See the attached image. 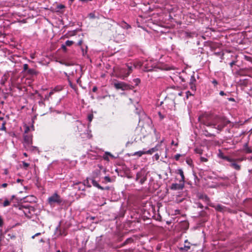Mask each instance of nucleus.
I'll return each instance as SVG.
<instances>
[{
	"label": "nucleus",
	"instance_id": "4c0bfd02",
	"mask_svg": "<svg viewBox=\"0 0 252 252\" xmlns=\"http://www.w3.org/2000/svg\"><path fill=\"white\" fill-rule=\"evenodd\" d=\"M104 179L105 181V182H111V178L108 176H105L104 178Z\"/></svg>",
	"mask_w": 252,
	"mask_h": 252
},
{
	"label": "nucleus",
	"instance_id": "4d7b16f0",
	"mask_svg": "<svg viewBox=\"0 0 252 252\" xmlns=\"http://www.w3.org/2000/svg\"><path fill=\"white\" fill-rule=\"evenodd\" d=\"M235 64V62L233 61L229 63L230 66L232 67Z\"/></svg>",
	"mask_w": 252,
	"mask_h": 252
},
{
	"label": "nucleus",
	"instance_id": "49530a36",
	"mask_svg": "<svg viewBox=\"0 0 252 252\" xmlns=\"http://www.w3.org/2000/svg\"><path fill=\"white\" fill-rule=\"evenodd\" d=\"M65 8V6L63 4H60L58 6V8L62 9Z\"/></svg>",
	"mask_w": 252,
	"mask_h": 252
},
{
	"label": "nucleus",
	"instance_id": "5fc2aeb1",
	"mask_svg": "<svg viewBox=\"0 0 252 252\" xmlns=\"http://www.w3.org/2000/svg\"><path fill=\"white\" fill-rule=\"evenodd\" d=\"M243 160H244L243 158H237V159H234V161H242Z\"/></svg>",
	"mask_w": 252,
	"mask_h": 252
},
{
	"label": "nucleus",
	"instance_id": "c9c22d12",
	"mask_svg": "<svg viewBox=\"0 0 252 252\" xmlns=\"http://www.w3.org/2000/svg\"><path fill=\"white\" fill-rule=\"evenodd\" d=\"M133 81L135 83V86H137L140 83V80L139 78L133 79Z\"/></svg>",
	"mask_w": 252,
	"mask_h": 252
},
{
	"label": "nucleus",
	"instance_id": "5701e85b",
	"mask_svg": "<svg viewBox=\"0 0 252 252\" xmlns=\"http://www.w3.org/2000/svg\"><path fill=\"white\" fill-rule=\"evenodd\" d=\"M8 76L7 75H4L3 77H2V79L1 80V84L2 85H4L6 81L8 79Z\"/></svg>",
	"mask_w": 252,
	"mask_h": 252
},
{
	"label": "nucleus",
	"instance_id": "aec40b11",
	"mask_svg": "<svg viewBox=\"0 0 252 252\" xmlns=\"http://www.w3.org/2000/svg\"><path fill=\"white\" fill-rule=\"evenodd\" d=\"M144 175V173L142 172H138L136 174V180L137 181H139V180L141 179V178Z\"/></svg>",
	"mask_w": 252,
	"mask_h": 252
},
{
	"label": "nucleus",
	"instance_id": "b1692460",
	"mask_svg": "<svg viewBox=\"0 0 252 252\" xmlns=\"http://www.w3.org/2000/svg\"><path fill=\"white\" fill-rule=\"evenodd\" d=\"M146 154L144 151H138L136 152L133 154V156H137L139 157H141L143 155Z\"/></svg>",
	"mask_w": 252,
	"mask_h": 252
},
{
	"label": "nucleus",
	"instance_id": "e2e57ef3",
	"mask_svg": "<svg viewBox=\"0 0 252 252\" xmlns=\"http://www.w3.org/2000/svg\"><path fill=\"white\" fill-rule=\"evenodd\" d=\"M220 95H226V94L224 93V92L222 91H221L220 92Z\"/></svg>",
	"mask_w": 252,
	"mask_h": 252
},
{
	"label": "nucleus",
	"instance_id": "f257e3e1",
	"mask_svg": "<svg viewBox=\"0 0 252 252\" xmlns=\"http://www.w3.org/2000/svg\"><path fill=\"white\" fill-rule=\"evenodd\" d=\"M198 119L200 124L208 127L217 128L219 131H221L227 124L230 123L224 118L208 114L200 115Z\"/></svg>",
	"mask_w": 252,
	"mask_h": 252
},
{
	"label": "nucleus",
	"instance_id": "f03ea898",
	"mask_svg": "<svg viewBox=\"0 0 252 252\" xmlns=\"http://www.w3.org/2000/svg\"><path fill=\"white\" fill-rule=\"evenodd\" d=\"M135 133L139 136L140 140L147 138L151 142L157 141L160 138V133L157 132L156 129L149 125H145L137 128Z\"/></svg>",
	"mask_w": 252,
	"mask_h": 252
},
{
	"label": "nucleus",
	"instance_id": "ddd939ff",
	"mask_svg": "<svg viewBox=\"0 0 252 252\" xmlns=\"http://www.w3.org/2000/svg\"><path fill=\"white\" fill-rule=\"evenodd\" d=\"M26 74L29 75H35L37 74V72L33 68H29L28 70L26 72Z\"/></svg>",
	"mask_w": 252,
	"mask_h": 252
},
{
	"label": "nucleus",
	"instance_id": "a211bd4d",
	"mask_svg": "<svg viewBox=\"0 0 252 252\" xmlns=\"http://www.w3.org/2000/svg\"><path fill=\"white\" fill-rule=\"evenodd\" d=\"M230 166L237 170H240L241 169L240 165L234 162L231 163L230 164Z\"/></svg>",
	"mask_w": 252,
	"mask_h": 252
},
{
	"label": "nucleus",
	"instance_id": "bf43d9fd",
	"mask_svg": "<svg viewBox=\"0 0 252 252\" xmlns=\"http://www.w3.org/2000/svg\"><path fill=\"white\" fill-rule=\"evenodd\" d=\"M82 54H83V56H84L85 54H86L87 52V50H86L85 51L84 49L83 48H82Z\"/></svg>",
	"mask_w": 252,
	"mask_h": 252
},
{
	"label": "nucleus",
	"instance_id": "c85d7f7f",
	"mask_svg": "<svg viewBox=\"0 0 252 252\" xmlns=\"http://www.w3.org/2000/svg\"><path fill=\"white\" fill-rule=\"evenodd\" d=\"M147 180V177H146V175H145V174L142 176V177L141 178V179L139 180V183L141 184H143Z\"/></svg>",
	"mask_w": 252,
	"mask_h": 252
},
{
	"label": "nucleus",
	"instance_id": "39448f33",
	"mask_svg": "<svg viewBox=\"0 0 252 252\" xmlns=\"http://www.w3.org/2000/svg\"><path fill=\"white\" fill-rule=\"evenodd\" d=\"M127 68H123L120 71V78L124 79L127 77L132 72L133 70L132 66L128 64L126 65Z\"/></svg>",
	"mask_w": 252,
	"mask_h": 252
},
{
	"label": "nucleus",
	"instance_id": "58836bf2",
	"mask_svg": "<svg viewBox=\"0 0 252 252\" xmlns=\"http://www.w3.org/2000/svg\"><path fill=\"white\" fill-rule=\"evenodd\" d=\"M62 90V87H56L53 90L54 92H59Z\"/></svg>",
	"mask_w": 252,
	"mask_h": 252
},
{
	"label": "nucleus",
	"instance_id": "f8f14e48",
	"mask_svg": "<svg viewBox=\"0 0 252 252\" xmlns=\"http://www.w3.org/2000/svg\"><path fill=\"white\" fill-rule=\"evenodd\" d=\"M176 173L177 174H179L181 177V181L183 182V183L185 182V177L184 174V172L182 169H179L176 171Z\"/></svg>",
	"mask_w": 252,
	"mask_h": 252
},
{
	"label": "nucleus",
	"instance_id": "412c9836",
	"mask_svg": "<svg viewBox=\"0 0 252 252\" xmlns=\"http://www.w3.org/2000/svg\"><path fill=\"white\" fill-rule=\"evenodd\" d=\"M199 198L201 199H202L205 201H209V198L208 197V196L206 194H200L199 196Z\"/></svg>",
	"mask_w": 252,
	"mask_h": 252
},
{
	"label": "nucleus",
	"instance_id": "09e8293b",
	"mask_svg": "<svg viewBox=\"0 0 252 252\" xmlns=\"http://www.w3.org/2000/svg\"><path fill=\"white\" fill-rule=\"evenodd\" d=\"M245 59L248 61H251L252 60V58L249 56H245Z\"/></svg>",
	"mask_w": 252,
	"mask_h": 252
},
{
	"label": "nucleus",
	"instance_id": "a19ab883",
	"mask_svg": "<svg viewBox=\"0 0 252 252\" xmlns=\"http://www.w3.org/2000/svg\"><path fill=\"white\" fill-rule=\"evenodd\" d=\"M218 156L219 158L222 159L223 157H224L225 156L223 155V153L220 151L219 154H218Z\"/></svg>",
	"mask_w": 252,
	"mask_h": 252
},
{
	"label": "nucleus",
	"instance_id": "4be33fe9",
	"mask_svg": "<svg viewBox=\"0 0 252 252\" xmlns=\"http://www.w3.org/2000/svg\"><path fill=\"white\" fill-rule=\"evenodd\" d=\"M28 150L31 151H36L38 150V148L36 147L32 146V145H28Z\"/></svg>",
	"mask_w": 252,
	"mask_h": 252
},
{
	"label": "nucleus",
	"instance_id": "2eb2a0df",
	"mask_svg": "<svg viewBox=\"0 0 252 252\" xmlns=\"http://www.w3.org/2000/svg\"><path fill=\"white\" fill-rule=\"evenodd\" d=\"M182 188L181 185L177 183L172 184L171 186V189L173 190L180 189Z\"/></svg>",
	"mask_w": 252,
	"mask_h": 252
},
{
	"label": "nucleus",
	"instance_id": "6e6552de",
	"mask_svg": "<svg viewBox=\"0 0 252 252\" xmlns=\"http://www.w3.org/2000/svg\"><path fill=\"white\" fill-rule=\"evenodd\" d=\"M213 207L217 211L220 212H223L227 210V208L220 204H218L215 206H213Z\"/></svg>",
	"mask_w": 252,
	"mask_h": 252
},
{
	"label": "nucleus",
	"instance_id": "dca6fc26",
	"mask_svg": "<svg viewBox=\"0 0 252 252\" xmlns=\"http://www.w3.org/2000/svg\"><path fill=\"white\" fill-rule=\"evenodd\" d=\"M244 150L247 154H250L252 153V149L248 146V143L245 144Z\"/></svg>",
	"mask_w": 252,
	"mask_h": 252
},
{
	"label": "nucleus",
	"instance_id": "13d9d810",
	"mask_svg": "<svg viewBox=\"0 0 252 252\" xmlns=\"http://www.w3.org/2000/svg\"><path fill=\"white\" fill-rule=\"evenodd\" d=\"M8 186L7 184V183H3L1 185V187L2 188H6Z\"/></svg>",
	"mask_w": 252,
	"mask_h": 252
},
{
	"label": "nucleus",
	"instance_id": "0e129e2a",
	"mask_svg": "<svg viewBox=\"0 0 252 252\" xmlns=\"http://www.w3.org/2000/svg\"><path fill=\"white\" fill-rule=\"evenodd\" d=\"M82 43H83V40H80L78 42V45L79 46H81L82 45Z\"/></svg>",
	"mask_w": 252,
	"mask_h": 252
},
{
	"label": "nucleus",
	"instance_id": "7c9ffc66",
	"mask_svg": "<svg viewBox=\"0 0 252 252\" xmlns=\"http://www.w3.org/2000/svg\"><path fill=\"white\" fill-rule=\"evenodd\" d=\"M29 65L28 64H24L23 65V72H26L27 71V70H28L29 69Z\"/></svg>",
	"mask_w": 252,
	"mask_h": 252
},
{
	"label": "nucleus",
	"instance_id": "69168bd1",
	"mask_svg": "<svg viewBox=\"0 0 252 252\" xmlns=\"http://www.w3.org/2000/svg\"><path fill=\"white\" fill-rule=\"evenodd\" d=\"M198 207L200 208L201 209H202L203 208V206L201 203H198Z\"/></svg>",
	"mask_w": 252,
	"mask_h": 252
},
{
	"label": "nucleus",
	"instance_id": "f3484780",
	"mask_svg": "<svg viewBox=\"0 0 252 252\" xmlns=\"http://www.w3.org/2000/svg\"><path fill=\"white\" fill-rule=\"evenodd\" d=\"M154 68L152 66H149V63L144 65V71L146 72L153 71Z\"/></svg>",
	"mask_w": 252,
	"mask_h": 252
},
{
	"label": "nucleus",
	"instance_id": "9b49d317",
	"mask_svg": "<svg viewBox=\"0 0 252 252\" xmlns=\"http://www.w3.org/2000/svg\"><path fill=\"white\" fill-rule=\"evenodd\" d=\"M190 248V243L188 242V240H186L185 242V245L184 248H181V250H184L185 251H188Z\"/></svg>",
	"mask_w": 252,
	"mask_h": 252
},
{
	"label": "nucleus",
	"instance_id": "2f4dec72",
	"mask_svg": "<svg viewBox=\"0 0 252 252\" xmlns=\"http://www.w3.org/2000/svg\"><path fill=\"white\" fill-rule=\"evenodd\" d=\"M89 179H90L89 178H87L86 179V180L84 181V184L85 186H87L88 188H91V185L89 183Z\"/></svg>",
	"mask_w": 252,
	"mask_h": 252
},
{
	"label": "nucleus",
	"instance_id": "774afa93",
	"mask_svg": "<svg viewBox=\"0 0 252 252\" xmlns=\"http://www.w3.org/2000/svg\"><path fill=\"white\" fill-rule=\"evenodd\" d=\"M90 16L91 18H94V15L93 13H90Z\"/></svg>",
	"mask_w": 252,
	"mask_h": 252
},
{
	"label": "nucleus",
	"instance_id": "052dcab7",
	"mask_svg": "<svg viewBox=\"0 0 252 252\" xmlns=\"http://www.w3.org/2000/svg\"><path fill=\"white\" fill-rule=\"evenodd\" d=\"M54 93V90H52L49 93V97L51 96V95Z\"/></svg>",
	"mask_w": 252,
	"mask_h": 252
},
{
	"label": "nucleus",
	"instance_id": "423d86ee",
	"mask_svg": "<svg viewBox=\"0 0 252 252\" xmlns=\"http://www.w3.org/2000/svg\"><path fill=\"white\" fill-rule=\"evenodd\" d=\"M24 140L27 145H32V135L31 134H24Z\"/></svg>",
	"mask_w": 252,
	"mask_h": 252
},
{
	"label": "nucleus",
	"instance_id": "9d476101",
	"mask_svg": "<svg viewBox=\"0 0 252 252\" xmlns=\"http://www.w3.org/2000/svg\"><path fill=\"white\" fill-rule=\"evenodd\" d=\"M158 150V146H156L154 148L150 149V150L145 151L146 154L152 155L154 152Z\"/></svg>",
	"mask_w": 252,
	"mask_h": 252
},
{
	"label": "nucleus",
	"instance_id": "e433bc0d",
	"mask_svg": "<svg viewBox=\"0 0 252 252\" xmlns=\"http://www.w3.org/2000/svg\"><path fill=\"white\" fill-rule=\"evenodd\" d=\"M182 155H181V154H176L175 157H174V158L176 160L178 161L180 159V158L182 156Z\"/></svg>",
	"mask_w": 252,
	"mask_h": 252
},
{
	"label": "nucleus",
	"instance_id": "37998d69",
	"mask_svg": "<svg viewBox=\"0 0 252 252\" xmlns=\"http://www.w3.org/2000/svg\"><path fill=\"white\" fill-rule=\"evenodd\" d=\"M29 208L27 206H25L24 205H20L19 206V209L20 210H23V209H28Z\"/></svg>",
	"mask_w": 252,
	"mask_h": 252
},
{
	"label": "nucleus",
	"instance_id": "ea45409f",
	"mask_svg": "<svg viewBox=\"0 0 252 252\" xmlns=\"http://www.w3.org/2000/svg\"><path fill=\"white\" fill-rule=\"evenodd\" d=\"M193 94H192L190 91H188L186 92V96L187 98H188L189 96L193 95Z\"/></svg>",
	"mask_w": 252,
	"mask_h": 252
},
{
	"label": "nucleus",
	"instance_id": "a18cd8bd",
	"mask_svg": "<svg viewBox=\"0 0 252 252\" xmlns=\"http://www.w3.org/2000/svg\"><path fill=\"white\" fill-rule=\"evenodd\" d=\"M66 46H66V45H65V44H64V45H63H63H62V49L64 51H65V52H66V50H67Z\"/></svg>",
	"mask_w": 252,
	"mask_h": 252
},
{
	"label": "nucleus",
	"instance_id": "4468645a",
	"mask_svg": "<svg viewBox=\"0 0 252 252\" xmlns=\"http://www.w3.org/2000/svg\"><path fill=\"white\" fill-rule=\"evenodd\" d=\"M133 239L132 238H127L123 244H122L118 248L123 247L129 243L133 242Z\"/></svg>",
	"mask_w": 252,
	"mask_h": 252
},
{
	"label": "nucleus",
	"instance_id": "473e14b6",
	"mask_svg": "<svg viewBox=\"0 0 252 252\" xmlns=\"http://www.w3.org/2000/svg\"><path fill=\"white\" fill-rule=\"evenodd\" d=\"M10 202L9 201H8L7 199H6L3 203V207H6V206H8L10 205Z\"/></svg>",
	"mask_w": 252,
	"mask_h": 252
},
{
	"label": "nucleus",
	"instance_id": "c756f323",
	"mask_svg": "<svg viewBox=\"0 0 252 252\" xmlns=\"http://www.w3.org/2000/svg\"><path fill=\"white\" fill-rule=\"evenodd\" d=\"M74 43V42L73 41L71 40H67L65 42V45L67 46H70Z\"/></svg>",
	"mask_w": 252,
	"mask_h": 252
},
{
	"label": "nucleus",
	"instance_id": "cd10ccee",
	"mask_svg": "<svg viewBox=\"0 0 252 252\" xmlns=\"http://www.w3.org/2000/svg\"><path fill=\"white\" fill-rule=\"evenodd\" d=\"M189 85L190 89L192 91L195 92L196 91V87L195 84H189Z\"/></svg>",
	"mask_w": 252,
	"mask_h": 252
},
{
	"label": "nucleus",
	"instance_id": "7ed1b4c3",
	"mask_svg": "<svg viewBox=\"0 0 252 252\" xmlns=\"http://www.w3.org/2000/svg\"><path fill=\"white\" fill-rule=\"evenodd\" d=\"M48 201L51 206L55 204L61 205L62 204L63 199L57 193H55L48 198Z\"/></svg>",
	"mask_w": 252,
	"mask_h": 252
},
{
	"label": "nucleus",
	"instance_id": "1a4fd4ad",
	"mask_svg": "<svg viewBox=\"0 0 252 252\" xmlns=\"http://www.w3.org/2000/svg\"><path fill=\"white\" fill-rule=\"evenodd\" d=\"M90 180H91L93 185L98 188V189H100L101 190H104V188L102 187V186H100L96 181L94 179V177H92L90 178Z\"/></svg>",
	"mask_w": 252,
	"mask_h": 252
},
{
	"label": "nucleus",
	"instance_id": "864d4df0",
	"mask_svg": "<svg viewBox=\"0 0 252 252\" xmlns=\"http://www.w3.org/2000/svg\"><path fill=\"white\" fill-rule=\"evenodd\" d=\"M97 90V88L96 86H94L93 88V89H92V91L93 92H95Z\"/></svg>",
	"mask_w": 252,
	"mask_h": 252
},
{
	"label": "nucleus",
	"instance_id": "6ab92c4d",
	"mask_svg": "<svg viewBox=\"0 0 252 252\" xmlns=\"http://www.w3.org/2000/svg\"><path fill=\"white\" fill-rule=\"evenodd\" d=\"M69 85L70 86V87L73 89L74 91L77 93L78 94V89H77V86L73 84L69 80Z\"/></svg>",
	"mask_w": 252,
	"mask_h": 252
},
{
	"label": "nucleus",
	"instance_id": "603ef678",
	"mask_svg": "<svg viewBox=\"0 0 252 252\" xmlns=\"http://www.w3.org/2000/svg\"><path fill=\"white\" fill-rule=\"evenodd\" d=\"M3 225V220L2 218L0 216V227H1Z\"/></svg>",
	"mask_w": 252,
	"mask_h": 252
},
{
	"label": "nucleus",
	"instance_id": "f704fd0d",
	"mask_svg": "<svg viewBox=\"0 0 252 252\" xmlns=\"http://www.w3.org/2000/svg\"><path fill=\"white\" fill-rule=\"evenodd\" d=\"M195 152L196 153L198 154L199 155L202 154V153H203L202 150L199 148H196L195 149Z\"/></svg>",
	"mask_w": 252,
	"mask_h": 252
},
{
	"label": "nucleus",
	"instance_id": "3c124183",
	"mask_svg": "<svg viewBox=\"0 0 252 252\" xmlns=\"http://www.w3.org/2000/svg\"><path fill=\"white\" fill-rule=\"evenodd\" d=\"M93 118V115H89L88 116V119H89L90 122L92 121Z\"/></svg>",
	"mask_w": 252,
	"mask_h": 252
},
{
	"label": "nucleus",
	"instance_id": "de8ad7c7",
	"mask_svg": "<svg viewBox=\"0 0 252 252\" xmlns=\"http://www.w3.org/2000/svg\"><path fill=\"white\" fill-rule=\"evenodd\" d=\"M212 83L214 84V85L215 86H217V85H218V81H217L216 80H215V79H214V80L212 81Z\"/></svg>",
	"mask_w": 252,
	"mask_h": 252
},
{
	"label": "nucleus",
	"instance_id": "6e6d98bb",
	"mask_svg": "<svg viewBox=\"0 0 252 252\" xmlns=\"http://www.w3.org/2000/svg\"><path fill=\"white\" fill-rule=\"evenodd\" d=\"M228 100L229 101H232V102H235V99L234 98H233V97L228 98Z\"/></svg>",
	"mask_w": 252,
	"mask_h": 252
},
{
	"label": "nucleus",
	"instance_id": "72a5a7b5",
	"mask_svg": "<svg viewBox=\"0 0 252 252\" xmlns=\"http://www.w3.org/2000/svg\"><path fill=\"white\" fill-rule=\"evenodd\" d=\"M22 164H23V167L25 169H27V168L29 166L30 164L29 163H27L25 161H22Z\"/></svg>",
	"mask_w": 252,
	"mask_h": 252
},
{
	"label": "nucleus",
	"instance_id": "a878e982",
	"mask_svg": "<svg viewBox=\"0 0 252 252\" xmlns=\"http://www.w3.org/2000/svg\"><path fill=\"white\" fill-rule=\"evenodd\" d=\"M204 134L206 137H211L214 136L215 135L214 134H212L208 131V130L205 129L204 130Z\"/></svg>",
	"mask_w": 252,
	"mask_h": 252
},
{
	"label": "nucleus",
	"instance_id": "c03bdc74",
	"mask_svg": "<svg viewBox=\"0 0 252 252\" xmlns=\"http://www.w3.org/2000/svg\"><path fill=\"white\" fill-rule=\"evenodd\" d=\"M200 160L202 162H207L208 161V159L207 158H204V157H201L200 158Z\"/></svg>",
	"mask_w": 252,
	"mask_h": 252
},
{
	"label": "nucleus",
	"instance_id": "20e7f679",
	"mask_svg": "<svg viewBox=\"0 0 252 252\" xmlns=\"http://www.w3.org/2000/svg\"><path fill=\"white\" fill-rule=\"evenodd\" d=\"M114 87L117 90L123 91L132 90L134 87L123 82H118L114 84Z\"/></svg>",
	"mask_w": 252,
	"mask_h": 252
},
{
	"label": "nucleus",
	"instance_id": "79ce46f5",
	"mask_svg": "<svg viewBox=\"0 0 252 252\" xmlns=\"http://www.w3.org/2000/svg\"><path fill=\"white\" fill-rule=\"evenodd\" d=\"M30 131V127L29 126H26L25 129L24 134H29V131Z\"/></svg>",
	"mask_w": 252,
	"mask_h": 252
},
{
	"label": "nucleus",
	"instance_id": "bb28decb",
	"mask_svg": "<svg viewBox=\"0 0 252 252\" xmlns=\"http://www.w3.org/2000/svg\"><path fill=\"white\" fill-rule=\"evenodd\" d=\"M222 159H224L228 162H232L234 161V159L231 158L229 157H228L227 156H225L224 157H223Z\"/></svg>",
	"mask_w": 252,
	"mask_h": 252
},
{
	"label": "nucleus",
	"instance_id": "0eeeda50",
	"mask_svg": "<svg viewBox=\"0 0 252 252\" xmlns=\"http://www.w3.org/2000/svg\"><path fill=\"white\" fill-rule=\"evenodd\" d=\"M6 122L4 120L3 117H0V130L6 131V128L5 127Z\"/></svg>",
	"mask_w": 252,
	"mask_h": 252
},
{
	"label": "nucleus",
	"instance_id": "338daca9",
	"mask_svg": "<svg viewBox=\"0 0 252 252\" xmlns=\"http://www.w3.org/2000/svg\"><path fill=\"white\" fill-rule=\"evenodd\" d=\"M40 234V233H37L35 234L34 235L32 236V238H34V237L35 236H38V235H39Z\"/></svg>",
	"mask_w": 252,
	"mask_h": 252
},
{
	"label": "nucleus",
	"instance_id": "393cba45",
	"mask_svg": "<svg viewBox=\"0 0 252 252\" xmlns=\"http://www.w3.org/2000/svg\"><path fill=\"white\" fill-rule=\"evenodd\" d=\"M196 80L194 76L192 75L190 79L189 84H196Z\"/></svg>",
	"mask_w": 252,
	"mask_h": 252
},
{
	"label": "nucleus",
	"instance_id": "680f3d73",
	"mask_svg": "<svg viewBox=\"0 0 252 252\" xmlns=\"http://www.w3.org/2000/svg\"><path fill=\"white\" fill-rule=\"evenodd\" d=\"M186 161L188 164L190 165V163L192 162V160L190 159H187Z\"/></svg>",
	"mask_w": 252,
	"mask_h": 252
},
{
	"label": "nucleus",
	"instance_id": "8fccbe9b",
	"mask_svg": "<svg viewBox=\"0 0 252 252\" xmlns=\"http://www.w3.org/2000/svg\"><path fill=\"white\" fill-rule=\"evenodd\" d=\"M154 157H155L156 160H158L159 158V156L158 155V154H155Z\"/></svg>",
	"mask_w": 252,
	"mask_h": 252
}]
</instances>
